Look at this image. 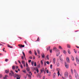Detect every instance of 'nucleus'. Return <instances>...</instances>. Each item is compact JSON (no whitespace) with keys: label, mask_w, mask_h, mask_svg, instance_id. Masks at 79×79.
I'll use <instances>...</instances> for the list:
<instances>
[{"label":"nucleus","mask_w":79,"mask_h":79,"mask_svg":"<svg viewBox=\"0 0 79 79\" xmlns=\"http://www.w3.org/2000/svg\"><path fill=\"white\" fill-rule=\"evenodd\" d=\"M3 55V54L1 53H0V56H2Z\"/></svg>","instance_id":"nucleus-63"},{"label":"nucleus","mask_w":79,"mask_h":79,"mask_svg":"<svg viewBox=\"0 0 79 79\" xmlns=\"http://www.w3.org/2000/svg\"><path fill=\"white\" fill-rule=\"evenodd\" d=\"M55 77H56V73H54L53 74V79H55Z\"/></svg>","instance_id":"nucleus-8"},{"label":"nucleus","mask_w":79,"mask_h":79,"mask_svg":"<svg viewBox=\"0 0 79 79\" xmlns=\"http://www.w3.org/2000/svg\"><path fill=\"white\" fill-rule=\"evenodd\" d=\"M63 53L64 54H66V51H65V50H64V51Z\"/></svg>","instance_id":"nucleus-38"},{"label":"nucleus","mask_w":79,"mask_h":79,"mask_svg":"<svg viewBox=\"0 0 79 79\" xmlns=\"http://www.w3.org/2000/svg\"><path fill=\"white\" fill-rule=\"evenodd\" d=\"M71 73L72 74H73V70L72 69H71Z\"/></svg>","instance_id":"nucleus-31"},{"label":"nucleus","mask_w":79,"mask_h":79,"mask_svg":"<svg viewBox=\"0 0 79 79\" xmlns=\"http://www.w3.org/2000/svg\"><path fill=\"white\" fill-rule=\"evenodd\" d=\"M46 63H47V64H49V61H47L46 62Z\"/></svg>","instance_id":"nucleus-47"},{"label":"nucleus","mask_w":79,"mask_h":79,"mask_svg":"<svg viewBox=\"0 0 79 79\" xmlns=\"http://www.w3.org/2000/svg\"><path fill=\"white\" fill-rule=\"evenodd\" d=\"M75 76L77 79V78L79 77V75H78V73H75Z\"/></svg>","instance_id":"nucleus-5"},{"label":"nucleus","mask_w":79,"mask_h":79,"mask_svg":"<svg viewBox=\"0 0 79 79\" xmlns=\"http://www.w3.org/2000/svg\"><path fill=\"white\" fill-rule=\"evenodd\" d=\"M20 67L22 69H23V65L22 64H21L20 65Z\"/></svg>","instance_id":"nucleus-22"},{"label":"nucleus","mask_w":79,"mask_h":79,"mask_svg":"<svg viewBox=\"0 0 79 79\" xmlns=\"http://www.w3.org/2000/svg\"><path fill=\"white\" fill-rule=\"evenodd\" d=\"M37 52H38V53L39 55H40V51L39 50L37 49Z\"/></svg>","instance_id":"nucleus-19"},{"label":"nucleus","mask_w":79,"mask_h":79,"mask_svg":"<svg viewBox=\"0 0 79 79\" xmlns=\"http://www.w3.org/2000/svg\"><path fill=\"white\" fill-rule=\"evenodd\" d=\"M65 66L66 68H68V67H69L68 64H66V62L65 63Z\"/></svg>","instance_id":"nucleus-9"},{"label":"nucleus","mask_w":79,"mask_h":79,"mask_svg":"<svg viewBox=\"0 0 79 79\" xmlns=\"http://www.w3.org/2000/svg\"><path fill=\"white\" fill-rule=\"evenodd\" d=\"M26 69L27 71H30V69L28 67H27Z\"/></svg>","instance_id":"nucleus-18"},{"label":"nucleus","mask_w":79,"mask_h":79,"mask_svg":"<svg viewBox=\"0 0 79 79\" xmlns=\"http://www.w3.org/2000/svg\"><path fill=\"white\" fill-rule=\"evenodd\" d=\"M44 66H46L47 65V64H46V62H44Z\"/></svg>","instance_id":"nucleus-52"},{"label":"nucleus","mask_w":79,"mask_h":79,"mask_svg":"<svg viewBox=\"0 0 79 79\" xmlns=\"http://www.w3.org/2000/svg\"><path fill=\"white\" fill-rule=\"evenodd\" d=\"M22 72H23L24 73H26V70H23V71H22Z\"/></svg>","instance_id":"nucleus-33"},{"label":"nucleus","mask_w":79,"mask_h":79,"mask_svg":"<svg viewBox=\"0 0 79 79\" xmlns=\"http://www.w3.org/2000/svg\"><path fill=\"white\" fill-rule=\"evenodd\" d=\"M76 47H77V48H79V47L77 46H76Z\"/></svg>","instance_id":"nucleus-59"},{"label":"nucleus","mask_w":79,"mask_h":79,"mask_svg":"<svg viewBox=\"0 0 79 79\" xmlns=\"http://www.w3.org/2000/svg\"><path fill=\"white\" fill-rule=\"evenodd\" d=\"M9 74L10 76H12V74H11V73H9Z\"/></svg>","instance_id":"nucleus-48"},{"label":"nucleus","mask_w":79,"mask_h":79,"mask_svg":"<svg viewBox=\"0 0 79 79\" xmlns=\"http://www.w3.org/2000/svg\"><path fill=\"white\" fill-rule=\"evenodd\" d=\"M69 79H72V76H71V75H69Z\"/></svg>","instance_id":"nucleus-35"},{"label":"nucleus","mask_w":79,"mask_h":79,"mask_svg":"<svg viewBox=\"0 0 79 79\" xmlns=\"http://www.w3.org/2000/svg\"><path fill=\"white\" fill-rule=\"evenodd\" d=\"M55 60H56L55 58H54L53 60V62L54 64H55V62H56Z\"/></svg>","instance_id":"nucleus-10"},{"label":"nucleus","mask_w":79,"mask_h":79,"mask_svg":"<svg viewBox=\"0 0 79 79\" xmlns=\"http://www.w3.org/2000/svg\"><path fill=\"white\" fill-rule=\"evenodd\" d=\"M59 49H60V50H62V49H63L62 47H61V46H59Z\"/></svg>","instance_id":"nucleus-24"},{"label":"nucleus","mask_w":79,"mask_h":79,"mask_svg":"<svg viewBox=\"0 0 79 79\" xmlns=\"http://www.w3.org/2000/svg\"><path fill=\"white\" fill-rule=\"evenodd\" d=\"M26 67H27H27H28V64H27V63H26Z\"/></svg>","instance_id":"nucleus-43"},{"label":"nucleus","mask_w":79,"mask_h":79,"mask_svg":"<svg viewBox=\"0 0 79 79\" xmlns=\"http://www.w3.org/2000/svg\"><path fill=\"white\" fill-rule=\"evenodd\" d=\"M29 58L30 59H32V56H30V57Z\"/></svg>","instance_id":"nucleus-62"},{"label":"nucleus","mask_w":79,"mask_h":79,"mask_svg":"<svg viewBox=\"0 0 79 79\" xmlns=\"http://www.w3.org/2000/svg\"><path fill=\"white\" fill-rule=\"evenodd\" d=\"M76 60L77 62V64H79V59H78V58H77V57H76Z\"/></svg>","instance_id":"nucleus-6"},{"label":"nucleus","mask_w":79,"mask_h":79,"mask_svg":"<svg viewBox=\"0 0 79 79\" xmlns=\"http://www.w3.org/2000/svg\"><path fill=\"white\" fill-rule=\"evenodd\" d=\"M50 46H49L47 48V51H48L49 50H50Z\"/></svg>","instance_id":"nucleus-14"},{"label":"nucleus","mask_w":79,"mask_h":79,"mask_svg":"<svg viewBox=\"0 0 79 79\" xmlns=\"http://www.w3.org/2000/svg\"><path fill=\"white\" fill-rule=\"evenodd\" d=\"M7 46L8 47H9V48H13V46H10V45H9V44H7Z\"/></svg>","instance_id":"nucleus-21"},{"label":"nucleus","mask_w":79,"mask_h":79,"mask_svg":"<svg viewBox=\"0 0 79 79\" xmlns=\"http://www.w3.org/2000/svg\"><path fill=\"white\" fill-rule=\"evenodd\" d=\"M27 40H26L25 42L24 43H25V44H26L27 45V42H26Z\"/></svg>","instance_id":"nucleus-49"},{"label":"nucleus","mask_w":79,"mask_h":79,"mask_svg":"<svg viewBox=\"0 0 79 79\" xmlns=\"http://www.w3.org/2000/svg\"><path fill=\"white\" fill-rule=\"evenodd\" d=\"M57 66H60V63L58 62L56 63Z\"/></svg>","instance_id":"nucleus-20"},{"label":"nucleus","mask_w":79,"mask_h":79,"mask_svg":"<svg viewBox=\"0 0 79 79\" xmlns=\"http://www.w3.org/2000/svg\"><path fill=\"white\" fill-rule=\"evenodd\" d=\"M56 56H58L60 55V50L58 49H57L56 51Z\"/></svg>","instance_id":"nucleus-1"},{"label":"nucleus","mask_w":79,"mask_h":79,"mask_svg":"<svg viewBox=\"0 0 79 79\" xmlns=\"http://www.w3.org/2000/svg\"><path fill=\"white\" fill-rule=\"evenodd\" d=\"M35 55H36V56H37V52H36V51H35Z\"/></svg>","instance_id":"nucleus-41"},{"label":"nucleus","mask_w":79,"mask_h":79,"mask_svg":"<svg viewBox=\"0 0 79 79\" xmlns=\"http://www.w3.org/2000/svg\"><path fill=\"white\" fill-rule=\"evenodd\" d=\"M64 77L65 78L68 77V72H66L64 73Z\"/></svg>","instance_id":"nucleus-2"},{"label":"nucleus","mask_w":79,"mask_h":79,"mask_svg":"<svg viewBox=\"0 0 79 79\" xmlns=\"http://www.w3.org/2000/svg\"><path fill=\"white\" fill-rule=\"evenodd\" d=\"M23 65L24 67H25L26 66V64H24Z\"/></svg>","instance_id":"nucleus-60"},{"label":"nucleus","mask_w":79,"mask_h":79,"mask_svg":"<svg viewBox=\"0 0 79 79\" xmlns=\"http://www.w3.org/2000/svg\"><path fill=\"white\" fill-rule=\"evenodd\" d=\"M47 73L48 74V70H47Z\"/></svg>","instance_id":"nucleus-61"},{"label":"nucleus","mask_w":79,"mask_h":79,"mask_svg":"<svg viewBox=\"0 0 79 79\" xmlns=\"http://www.w3.org/2000/svg\"><path fill=\"white\" fill-rule=\"evenodd\" d=\"M18 46L20 48H22V47H24L25 46L24 45H22L21 44H19L18 45Z\"/></svg>","instance_id":"nucleus-4"},{"label":"nucleus","mask_w":79,"mask_h":79,"mask_svg":"<svg viewBox=\"0 0 79 79\" xmlns=\"http://www.w3.org/2000/svg\"><path fill=\"white\" fill-rule=\"evenodd\" d=\"M36 71L37 73H39V69H37Z\"/></svg>","instance_id":"nucleus-50"},{"label":"nucleus","mask_w":79,"mask_h":79,"mask_svg":"<svg viewBox=\"0 0 79 79\" xmlns=\"http://www.w3.org/2000/svg\"><path fill=\"white\" fill-rule=\"evenodd\" d=\"M31 64L32 66H34V62L33 61L31 62Z\"/></svg>","instance_id":"nucleus-36"},{"label":"nucleus","mask_w":79,"mask_h":79,"mask_svg":"<svg viewBox=\"0 0 79 79\" xmlns=\"http://www.w3.org/2000/svg\"><path fill=\"white\" fill-rule=\"evenodd\" d=\"M57 74L58 76L59 77V75H60V71H58V72H57Z\"/></svg>","instance_id":"nucleus-37"},{"label":"nucleus","mask_w":79,"mask_h":79,"mask_svg":"<svg viewBox=\"0 0 79 79\" xmlns=\"http://www.w3.org/2000/svg\"><path fill=\"white\" fill-rule=\"evenodd\" d=\"M38 68H40V64H39L38 65Z\"/></svg>","instance_id":"nucleus-58"},{"label":"nucleus","mask_w":79,"mask_h":79,"mask_svg":"<svg viewBox=\"0 0 79 79\" xmlns=\"http://www.w3.org/2000/svg\"><path fill=\"white\" fill-rule=\"evenodd\" d=\"M66 60L67 63H69L70 62L69 61V57H67L66 58Z\"/></svg>","instance_id":"nucleus-3"},{"label":"nucleus","mask_w":79,"mask_h":79,"mask_svg":"<svg viewBox=\"0 0 79 79\" xmlns=\"http://www.w3.org/2000/svg\"><path fill=\"white\" fill-rule=\"evenodd\" d=\"M68 52L69 53V54H71V52H70V50H69V49L68 50Z\"/></svg>","instance_id":"nucleus-25"},{"label":"nucleus","mask_w":79,"mask_h":79,"mask_svg":"<svg viewBox=\"0 0 79 79\" xmlns=\"http://www.w3.org/2000/svg\"><path fill=\"white\" fill-rule=\"evenodd\" d=\"M52 64H51L50 65L51 69H52Z\"/></svg>","instance_id":"nucleus-53"},{"label":"nucleus","mask_w":79,"mask_h":79,"mask_svg":"<svg viewBox=\"0 0 79 79\" xmlns=\"http://www.w3.org/2000/svg\"><path fill=\"white\" fill-rule=\"evenodd\" d=\"M53 50L54 51H56L57 49L56 47H54L53 48Z\"/></svg>","instance_id":"nucleus-11"},{"label":"nucleus","mask_w":79,"mask_h":79,"mask_svg":"<svg viewBox=\"0 0 79 79\" xmlns=\"http://www.w3.org/2000/svg\"><path fill=\"white\" fill-rule=\"evenodd\" d=\"M3 79H7V78H5V77H4L3 78Z\"/></svg>","instance_id":"nucleus-64"},{"label":"nucleus","mask_w":79,"mask_h":79,"mask_svg":"<svg viewBox=\"0 0 79 79\" xmlns=\"http://www.w3.org/2000/svg\"><path fill=\"white\" fill-rule=\"evenodd\" d=\"M71 59L72 61H74V57H73V56H72Z\"/></svg>","instance_id":"nucleus-23"},{"label":"nucleus","mask_w":79,"mask_h":79,"mask_svg":"<svg viewBox=\"0 0 79 79\" xmlns=\"http://www.w3.org/2000/svg\"><path fill=\"white\" fill-rule=\"evenodd\" d=\"M18 75V74L17 73H15V74H14V75L13 76L14 77H16Z\"/></svg>","instance_id":"nucleus-13"},{"label":"nucleus","mask_w":79,"mask_h":79,"mask_svg":"<svg viewBox=\"0 0 79 79\" xmlns=\"http://www.w3.org/2000/svg\"><path fill=\"white\" fill-rule=\"evenodd\" d=\"M8 61V59H6L5 60V61L6 62H7V61Z\"/></svg>","instance_id":"nucleus-40"},{"label":"nucleus","mask_w":79,"mask_h":79,"mask_svg":"<svg viewBox=\"0 0 79 79\" xmlns=\"http://www.w3.org/2000/svg\"><path fill=\"white\" fill-rule=\"evenodd\" d=\"M6 73L8 74L9 73V70L8 69L7 70H6L5 71Z\"/></svg>","instance_id":"nucleus-15"},{"label":"nucleus","mask_w":79,"mask_h":79,"mask_svg":"<svg viewBox=\"0 0 79 79\" xmlns=\"http://www.w3.org/2000/svg\"><path fill=\"white\" fill-rule=\"evenodd\" d=\"M41 64H43V62H42V60H41Z\"/></svg>","instance_id":"nucleus-51"},{"label":"nucleus","mask_w":79,"mask_h":79,"mask_svg":"<svg viewBox=\"0 0 79 79\" xmlns=\"http://www.w3.org/2000/svg\"><path fill=\"white\" fill-rule=\"evenodd\" d=\"M42 57L43 58H45V54L44 53H42L41 55Z\"/></svg>","instance_id":"nucleus-12"},{"label":"nucleus","mask_w":79,"mask_h":79,"mask_svg":"<svg viewBox=\"0 0 79 79\" xmlns=\"http://www.w3.org/2000/svg\"><path fill=\"white\" fill-rule=\"evenodd\" d=\"M49 52H50V53H52V49H50L49 50Z\"/></svg>","instance_id":"nucleus-39"},{"label":"nucleus","mask_w":79,"mask_h":79,"mask_svg":"<svg viewBox=\"0 0 79 79\" xmlns=\"http://www.w3.org/2000/svg\"><path fill=\"white\" fill-rule=\"evenodd\" d=\"M41 73H42L43 71H44V68H43V69L41 70Z\"/></svg>","instance_id":"nucleus-26"},{"label":"nucleus","mask_w":79,"mask_h":79,"mask_svg":"<svg viewBox=\"0 0 79 79\" xmlns=\"http://www.w3.org/2000/svg\"><path fill=\"white\" fill-rule=\"evenodd\" d=\"M74 72L75 74H76V73H77V71H76V69L74 70Z\"/></svg>","instance_id":"nucleus-30"},{"label":"nucleus","mask_w":79,"mask_h":79,"mask_svg":"<svg viewBox=\"0 0 79 79\" xmlns=\"http://www.w3.org/2000/svg\"><path fill=\"white\" fill-rule=\"evenodd\" d=\"M34 66H37V64H36V62H35L34 63Z\"/></svg>","instance_id":"nucleus-44"},{"label":"nucleus","mask_w":79,"mask_h":79,"mask_svg":"<svg viewBox=\"0 0 79 79\" xmlns=\"http://www.w3.org/2000/svg\"><path fill=\"white\" fill-rule=\"evenodd\" d=\"M40 40V39L39 38V37H38L37 39L36 40L37 42H39Z\"/></svg>","instance_id":"nucleus-28"},{"label":"nucleus","mask_w":79,"mask_h":79,"mask_svg":"<svg viewBox=\"0 0 79 79\" xmlns=\"http://www.w3.org/2000/svg\"><path fill=\"white\" fill-rule=\"evenodd\" d=\"M17 77L16 78L17 79H20V78L21 77V76L20 75L18 74V75H17Z\"/></svg>","instance_id":"nucleus-7"},{"label":"nucleus","mask_w":79,"mask_h":79,"mask_svg":"<svg viewBox=\"0 0 79 79\" xmlns=\"http://www.w3.org/2000/svg\"><path fill=\"white\" fill-rule=\"evenodd\" d=\"M74 51L75 53H77V51H76V50H75V49H74Z\"/></svg>","instance_id":"nucleus-46"},{"label":"nucleus","mask_w":79,"mask_h":79,"mask_svg":"<svg viewBox=\"0 0 79 79\" xmlns=\"http://www.w3.org/2000/svg\"><path fill=\"white\" fill-rule=\"evenodd\" d=\"M22 64H25V61H23V60L22 61Z\"/></svg>","instance_id":"nucleus-29"},{"label":"nucleus","mask_w":79,"mask_h":79,"mask_svg":"<svg viewBox=\"0 0 79 79\" xmlns=\"http://www.w3.org/2000/svg\"><path fill=\"white\" fill-rule=\"evenodd\" d=\"M18 61L19 63H20V64H21V62H20V61L19 60H18Z\"/></svg>","instance_id":"nucleus-54"},{"label":"nucleus","mask_w":79,"mask_h":79,"mask_svg":"<svg viewBox=\"0 0 79 79\" xmlns=\"http://www.w3.org/2000/svg\"><path fill=\"white\" fill-rule=\"evenodd\" d=\"M10 72L12 74V76H14L15 74H14V73H13V71H12V70H11Z\"/></svg>","instance_id":"nucleus-16"},{"label":"nucleus","mask_w":79,"mask_h":79,"mask_svg":"<svg viewBox=\"0 0 79 79\" xmlns=\"http://www.w3.org/2000/svg\"><path fill=\"white\" fill-rule=\"evenodd\" d=\"M67 46L68 48H70V45L68 44H67Z\"/></svg>","instance_id":"nucleus-32"},{"label":"nucleus","mask_w":79,"mask_h":79,"mask_svg":"<svg viewBox=\"0 0 79 79\" xmlns=\"http://www.w3.org/2000/svg\"><path fill=\"white\" fill-rule=\"evenodd\" d=\"M12 69L13 70H14V69H15V66H12Z\"/></svg>","instance_id":"nucleus-27"},{"label":"nucleus","mask_w":79,"mask_h":79,"mask_svg":"<svg viewBox=\"0 0 79 79\" xmlns=\"http://www.w3.org/2000/svg\"><path fill=\"white\" fill-rule=\"evenodd\" d=\"M27 75H28V76L29 77H31V75H28V74H27Z\"/></svg>","instance_id":"nucleus-45"},{"label":"nucleus","mask_w":79,"mask_h":79,"mask_svg":"<svg viewBox=\"0 0 79 79\" xmlns=\"http://www.w3.org/2000/svg\"><path fill=\"white\" fill-rule=\"evenodd\" d=\"M60 61L61 63H63V59H62V58H60Z\"/></svg>","instance_id":"nucleus-17"},{"label":"nucleus","mask_w":79,"mask_h":79,"mask_svg":"<svg viewBox=\"0 0 79 79\" xmlns=\"http://www.w3.org/2000/svg\"><path fill=\"white\" fill-rule=\"evenodd\" d=\"M8 77V76L7 75H5V78H7L6 77Z\"/></svg>","instance_id":"nucleus-57"},{"label":"nucleus","mask_w":79,"mask_h":79,"mask_svg":"<svg viewBox=\"0 0 79 79\" xmlns=\"http://www.w3.org/2000/svg\"><path fill=\"white\" fill-rule=\"evenodd\" d=\"M5 48H4L3 49V52H6V51H5Z\"/></svg>","instance_id":"nucleus-42"},{"label":"nucleus","mask_w":79,"mask_h":79,"mask_svg":"<svg viewBox=\"0 0 79 79\" xmlns=\"http://www.w3.org/2000/svg\"><path fill=\"white\" fill-rule=\"evenodd\" d=\"M28 62H29V63H31V60H28Z\"/></svg>","instance_id":"nucleus-55"},{"label":"nucleus","mask_w":79,"mask_h":79,"mask_svg":"<svg viewBox=\"0 0 79 79\" xmlns=\"http://www.w3.org/2000/svg\"><path fill=\"white\" fill-rule=\"evenodd\" d=\"M22 53L23 54V55L24 57H25V56H25V53H24V52H23Z\"/></svg>","instance_id":"nucleus-34"},{"label":"nucleus","mask_w":79,"mask_h":79,"mask_svg":"<svg viewBox=\"0 0 79 79\" xmlns=\"http://www.w3.org/2000/svg\"><path fill=\"white\" fill-rule=\"evenodd\" d=\"M29 53H30V54H32V52L31 51H29Z\"/></svg>","instance_id":"nucleus-56"}]
</instances>
